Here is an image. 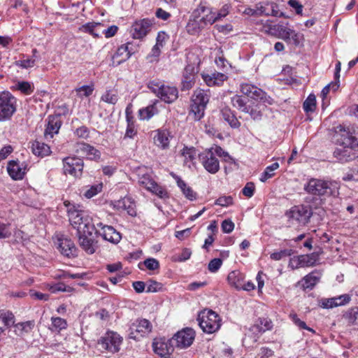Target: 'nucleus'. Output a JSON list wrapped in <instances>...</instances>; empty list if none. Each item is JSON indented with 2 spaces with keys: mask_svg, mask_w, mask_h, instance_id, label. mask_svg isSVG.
I'll list each match as a JSON object with an SVG mask.
<instances>
[{
  "mask_svg": "<svg viewBox=\"0 0 358 358\" xmlns=\"http://www.w3.org/2000/svg\"><path fill=\"white\" fill-rule=\"evenodd\" d=\"M64 205L67 208L71 224L77 230L79 245L87 254L94 253L97 248V241L92 235L94 230L92 217L79 209V206L71 203L69 201H64Z\"/></svg>",
  "mask_w": 358,
  "mask_h": 358,
  "instance_id": "1",
  "label": "nucleus"
},
{
  "mask_svg": "<svg viewBox=\"0 0 358 358\" xmlns=\"http://www.w3.org/2000/svg\"><path fill=\"white\" fill-rule=\"evenodd\" d=\"M341 133L342 148H338L334 152V156L341 163L350 162L358 157L355 148L358 146V131L351 130L340 125L337 127Z\"/></svg>",
  "mask_w": 358,
  "mask_h": 358,
  "instance_id": "2",
  "label": "nucleus"
},
{
  "mask_svg": "<svg viewBox=\"0 0 358 358\" xmlns=\"http://www.w3.org/2000/svg\"><path fill=\"white\" fill-rule=\"evenodd\" d=\"M262 31L285 41L292 40L295 44L299 43L300 34L289 28L287 24H275L270 20H266L262 23Z\"/></svg>",
  "mask_w": 358,
  "mask_h": 358,
  "instance_id": "3",
  "label": "nucleus"
},
{
  "mask_svg": "<svg viewBox=\"0 0 358 358\" xmlns=\"http://www.w3.org/2000/svg\"><path fill=\"white\" fill-rule=\"evenodd\" d=\"M231 103L241 112L248 113L255 120L262 118L264 106L256 100H250L248 98L240 95H235L231 98Z\"/></svg>",
  "mask_w": 358,
  "mask_h": 358,
  "instance_id": "4",
  "label": "nucleus"
},
{
  "mask_svg": "<svg viewBox=\"0 0 358 358\" xmlns=\"http://www.w3.org/2000/svg\"><path fill=\"white\" fill-rule=\"evenodd\" d=\"M148 87L152 92L166 103H171L178 98V90L174 86L152 80L148 83Z\"/></svg>",
  "mask_w": 358,
  "mask_h": 358,
  "instance_id": "5",
  "label": "nucleus"
},
{
  "mask_svg": "<svg viewBox=\"0 0 358 358\" xmlns=\"http://www.w3.org/2000/svg\"><path fill=\"white\" fill-rule=\"evenodd\" d=\"M104 215V213H100L99 215L92 217L94 229L96 230V233L105 241L117 244L120 241L122 236L112 226H109L100 220L101 217Z\"/></svg>",
  "mask_w": 358,
  "mask_h": 358,
  "instance_id": "6",
  "label": "nucleus"
},
{
  "mask_svg": "<svg viewBox=\"0 0 358 358\" xmlns=\"http://www.w3.org/2000/svg\"><path fill=\"white\" fill-rule=\"evenodd\" d=\"M197 320L201 329L207 334L217 331L221 327V319L212 310L204 309L198 315Z\"/></svg>",
  "mask_w": 358,
  "mask_h": 358,
  "instance_id": "7",
  "label": "nucleus"
},
{
  "mask_svg": "<svg viewBox=\"0 0 358 358\" xmlns=\"http://www.w3.org/2000/svg\"><path fill=\"white\" fill-rule=\"evenodd\" d=\"M209 98L208 91L199 88L194 91L192 96L191 114L195 120H199L203 117Z\"/></svg>",
  "mask_w": 358,
  "mask_h": 358,
  "instance_id": "8",
  "label": "nucleus"
},
{
  "mask_svg": "<svg viewBox=\"0 0 358 358\" xmlns=\"http://www.w3.org/2000/svg\"><path fill=\"white\" fill-rule=\"evenodd\" d=\"M313 215L312 209L308 206H295L285 213L289 223L292 225H306Z\"/></svg>",
  "mask_w": 358,
  "mask_h": 358,
  "instance_id": "9",
  "label": "nucleus"
},
{
  "mask_svg": "<svg viewBox=\"0 0 358 358\" xmlns=\"http://www.w3.org/2000/svg\"><path fill=\"white\" fill-rule=\"evenodd\" d=\"M15 110V98L8 92H0V122L9 120Z\"/></svg>",
  "mask_w": 358,
  "mask_h": 358,
  "instance_id": "10",
  "label": "nucleus"
},
{
  "mask_svg": "<svg viewBox=\"0 0 358 358\" xmlns=\"http://www.w3.org/2000/svg\"><path fill=\"white\" fill-rule=\"evenodd\" d=\"M103 24L99 22H88L83 24L80 27V30L83 32L89 33L94 37H99L101 34H104L107 38L114 36L118 31V27L112 25L107 29H102Z\"/></svg>",
  "mask_w": 358,
  "mask_h": 358,
  "instance_id": "11",
  "label": "nucleus"
},
{
  "mask_svg": "<svg viewBox=\"0 0 358 358\" xmlns=\"http://www.w3.org/2000/svg\"><path fill=\"white\" fill-rule=\"evenodd\" d=\"M122 341L123 338L120 334L108 331L99 340L98 345L109 352L115 353L120 350Z\"/></svg>",
  "mask_w": 358,
  "mask_h": 358,
  "instance_id": "12",
  "label": "nucleus"
},
{
  "mask_svg": "<svg viewBox=\"0 0 358 358\" xmlns=\"http://www.w3.org/2000/svg\"><path fill=\"white\" fill-rule=\"evenodd\" d=\"M83 159L78 157H68L63 159V170L66 176L73 178L82 176L83 170Z\"/></svg>",
  "mask_w": 358,
  "mask_h": 358,
  "instance_id": "13",
  "label": "nucleus"
},
{
  "mask_svg": "<svg viewBox=\"0 0 358 358\" xmlns=\"http://www.w3.org/2000/svg\"><path fill=\"white\" fill-rule=\"evenodd\" d=\"M151 323L145 319L138 320L134 322L130 328L129 336L134 340H139L152 331Z\"/></svg>",
  "mask_w": 358,
  "mask_h": 358,
  "instance_id": "14",
  "label": "nucleus"
},
{
  "mask_svg": "<svg viewBox=\"0 0 358 358\" xmlns=\"http://www.w3.org/2000/svg\"><path fill=\"white\" fill-rule=\"evenodd\" d=\"M136 51L137 48L132 43L128 42L120 45L112 56V66L120 65L127 61Z\"/></svg>",
  "mask_w": 358,
  "mask_h": 358,
  "instance_id": "15",
  "label": "nucleus"
},
{
  "mask_svg": "<svg viewBox=\"0 0 358 358\" xmlns=\"http://www.w3.org/2000/svg\"><path fill=\"white\" fill-rule=\"evenodd\" d=\"M195 338V331L191 328H185L176 333L171 340L180 349L189 347Z\"/></svg>",
  "mask_w": 358,
  "mask_h": 358,
  "instance_id": "16",
  "label": "nucleus"
},
{
  "mask_svg": "<svg viewBox=\"0 0 358 358\" xmlns=\"http://www.w3.org/2000/svg\"><path fill=\"white\" fill-rule=\"evenodd\" d=\"M193 15L199 17L204 27L208 24H213L215 22H217L215 17V12H213L211 8L203 3H201L194 10Z\"/></svg>",
  "mask_w": 358,
  "mask_h": 358,
  "instance_id": "17",
  "label": "nucleus"
},
{
  "mask_svg": "<svg viewBox=\"0 0 358 358\" xmlns=\"http://www.w3.org/2000/svg\"><path fill=\"white\" fill-rule=\"evenodd\" d=\"M331 183L329 180H309L305 189L315 195H328L331 193Z\"/></svg>",
  "mask_w": 358,
  "mask_h": 358,
  "instance_id": "18",
  "label": "nucleus"
},
{
  "mask_svg": "<svg viewBox=\"0 0 358 358\" xmlns=\"http://www.w3.org/2000/svg\"><path fill=\"white\" fill-rule=\"evenodd\" d=\"M110 206L118 211H126L129 215H136V203L130 196H124L117 201L111 202Z\"/></svg>",
  "mask_w": 358,
  "mask_h": 358,
  "instance_id": "19",
  "label": "nucleus"
},
{
  "mask_svg": "<svg viewBox=\"0 0 358 358\" xmlns=\"http://www.w3.org/2000/svg\"><path fill=\"white\" fill-rule=\"evenodd\" d=\"M152 22L149 19H142L136 21L131 26V34L134 38H144L151 29Z\"/></svg>",
  "mask_w": 358,
  "mask_h": 358,
  "instance_id": "20",
  "label": "nucleus"
},
{
  "mask_svg": "<svg viewBox=\"0 0 358 358\" xmlns=\"http://www.w3.org/2000/svg\"><path fill=\"white\" fill-rule=\"evenodd\" d=\"M199 157L205 169L209 173H215L219 170V162L210 150H204L199 154Z\"/></svg>",
  "mask_w": 358,
  "mask_h": 358,
  "instance_id": "21",
  "label": "nucleus"
},
{
  "mask_svg": "<svg viewBox=\"0 0 358 358\" xmlns=\"http://www.w3.org/2000/svg\"><path fill=\"white\" fill-rule=\"evenodd\" d=\"M171 341L165 338H156L152 343L154 352L162 357H167L173 352V345Z\"/></svg>",
  "mask_w": 358,
  "mask_h": 358,
  "instance_id": "22",
  "label": "nucleus"
},
{
  "mask_svg": "<svg viewBox=\"0 0 358 358\" xmlns=\"http://www.w3.org/2000/svg\"><path fill=\"white\" fill-rule=\"evenodd\" d=\"M75 152L80 157H87L91 160L96 159L100 157V152L83 142L77 143L75 145Z\"/></svg>",
  "mask_w": 358,
  "mask_h": 358,
  "instance_id": "23",
  "label": "nucleus"
},
{
  "mask_svg": "<svg viewBox=\"0 0 358 358\" xmlns=\"http://www.w3.org/2000/svg\"><path fill=\"white\" fill-rule=\"evenodd\" d=\"M201 77L205 83L209 87L221 86L228 78L226 74L217 71L203 73Z\"/></svg>",
  "mask_w": 358,
  "mask_h": 358,
  "instance_id": "24",
  "label": "nucleus"
},
{
  "mask_svg": "<svg viewBox=\"0 0 358 358\" xmlns=\"http://www.w3.org/2000/svg\"><path fill=\"white\" fill-rule=\"evenodd\" d=\"M27 170V165L19 161H10L7 165L8 173L12 179H22Z\"/></svg>",
  "mask_w": 358,
  "mask_h": 358,
  "instance_id": "25",
  "label": "nucleus"
},
{
  "mask_svg": "<svg viewBox=\"0 0 358 358\" xmlns=\"http://www.w3.org/2000/svg\"><path fill=\"white\" fill-rule=\"evenodd\" d=\"M62 122L59 115H50L47 119V125L44 131L46 139L52 138L53 136L59 132Z\"/></svg>",
  "mask_w": 358,
  "mask_h": 358,
  "instance_id": "26",
  "label": "nucleus"
},
{
  "mask_svg": "<svg viewBox=\"0 0 358 358\" xmlns=\"http://www.w3.org/2000/svg\"><path fill=\"white\" fill-rule=\"evenodd\" d=\"M172 138L171 132L166 129H159L155 131V135L153 137L155 144L164 150L169 147L170 140Z\"/></svg>",
  "mask_w": 358,
  "mask_h": 358,
  "instance_id": "27",
  "label": "nucleus"
},
{
  "mask_svg": "<svg viewBox=\"0 0 358 358\" xmlns=\"http://www.w3.org/2000/svg\"><path fill=\"white\" fill-rule=\"evenodd\" d=\"M256 6L259 15L277 16L278 15V6L273 1H263L257 3Z\"/></svg>",
  "mask_w": 358,
  "mask_h": 358,
  "instance_id": "28",
  "label": "nucleus"
},
{
  "mask_svg": "<svg viewBox=\"0 0 358 358\" xmlns=\"http://www.w3.org/2000/svg\"><path fill=\"white\" fill-rule=\"evenodd\" d=\"M159 101L157 99L152 101L149 106L142 108L138 110V117L141 120H149L154 115L159 113L158 106Z\"/></svg>",
  "mask_w": 358,
  "mask_h": 358,
  "instance_id": "29",
  "label": "nucleus"
},
{
  "mask_svg": "<svg viewBox=\"0 0 358 358\" xmlns=\"http://www.w3.org/2000/svg\"><path fill=\"white\" fill-rule=\"evenodd\" d=\"M59 241L58 248L62 255L68 257H72L76 255V248L71 240L61 238Z\"/></svg>",
  "mask_w": 358,
  "mask_h": 358,
  "instance_id": "30",
  "label": "nucleus"
},
{
  "mask_svg": "<svg viewBox=\"0 0 358 358\" xmlns=\"http://www.w3.org/2000/svg\"><path fill=\"white\" fill-rule=\"evenodd\" d=\"M141 185L160 198H164L167 196L166 190L159 186L155 180H141Z\"/></svg>",
  "mask_w": 358,
  "mask_h": 358,
  "instance_id": "31",
  "label": "nucleus"
},
{
  "mask_svg": "<svg viewBox=\"0 0 358 358\" xmlns=\"http://www.w3.org/2000/svg\"><path fill=\"white\" fill-rule=\"evenodd\" d=\"M180 154L181 157L183 158L184 164L189 168H191L192 165H194V161L196 159V156L199 155L196 149L193 147H184L180 151Z\"/></svg>",
  "mask_w": 358,
  "mask_h": 358,
  "instance_id": "32",
  "label": "nucleus"
},
{
  "mask_svg": "<svg viewBox=\"0 0 358 358\" xmlns=\"http://www.w3.org/2000/svg\"><path fill=\"white\" fill-rule=\"evenodd\" d=\"M241 91L243 94L252 99L251 100H256L257 96H259L263 94V91L261 89L248 83L242 84L241 85Z\"/></svg>",
  "mask_w": 358,
  "mask_h": 358,
  "instance_id": "33",
  "label": "nucleus"
},
{
  "mask_svg": "<svg viewBox=\"0 0 358 358\" xmlns=\"http://www.w3.org/2000/svg\"><path fill=\"white\" fill-rule=\"evenodd\" d=\"M194 83V69L187 66L185 69L183 78L182 80V90L190 89Z\"/></svg>",
  "mask_w": 358,
  "mask_h": 358,
  "instance_id": "34",
  "label": "nucleus"
},
{
  "mask_svg": "<svg viewBox=\"0 0 358 358\" xmlns=\"http://www.w3.org/2000/svg\"><path fill=\"white\" fill-rule=\"evenodd\" d=\"M221 115L224 121H226L231 127L237 129L241 126V122L238 121L230 108L227 107L222 108L221 110Z\"/></svg>",
  "mask_w": 358,
  "mask_h": 358,
  "instance_id": "35",
  "label": "nucleus"
},
{
  "mask_svg": "<svg viewBox=\"0 0 358 358\" xmlns=\"http://www.w3.org/2000/svg\"><path fill=\"white\" fill-rule=\"evenodd\" d=\"M32 152L38 157H43L50 154V148L45 143L40 141H34L31 145Z\"/></svg>",
  "mask_w": 358,
  "mask_h": 358,
  "instance_id": "36",
  "label": "nucleus"
},
{
  "mask_svg": "<svg viewBox=\"0 0 358 358\" xmlns=\"http://www.w3.org/2000/svg\"><path fill=\"white\" fill-rule=\"evenodd\" d=\"M34 327L33 321L19 322L13 325L14 332L18 336H23L31 332Z\"/></svg>",
  "mask_w": 358,
  "mask_h": 358,
  "instance_id": "37",
  "label": "nucleus"
},
{
  "mask_svg": "<svg viewBox=\"0 0 358 358\" xmlns=\"http://www.w3.org/2000/svg\"><path fill=\"white\" fill-rule=\"evenodd\" d=\"M204 26L200 21L199 17H196L193 15V19H190L187 24L186 29L189 34L194 35L199 33Z\"/></svg>",
  "mask_w": 358,
  "mask_h": 358,
  "instance_id": "38",
  "label": "nucleus"
},
{
  "mask_svg": "<svg viewBox=\"0 0 358 358\" xmlns=\"http://www.w3.org/2000/svg\"><path fill=\"white\" fill-rule=\"evenodd\" d=\"M227 280L231 286H234L237 289H241L242 287L243 275L238 271H233L229 273Z\"/></svg>",
  "mask_w": 358,
  "mask_h": 358,
  "instance_id": "39",
  "label": "nucleus"
},
{
  "mask_svg": "<svg viewBox=\"0 0 358 358\" xmlns=\"http://www.w3.org/2000/svg\"><path fill=\"white\" fill-rule=\"evenodd\" d=\"M320 278V275L315 272H312L309 273L308 275H306L302 280L303 287L304 289H311L319 282Z\"/></svg>",
  "mask_w": 358,
  "mask_h": 358,
  "instance_id": "40",
  "label": "nucleus"
},
{
  "mask_svg": "<svg viewBox=\"0 0 358 358\" xmlns=\"http://www.w3.org/2000/svg\"><path fill=\"white\" fill-rule=\"evenodd\" d=\"M177 184L187 199L191 201L196 199V193L184 180H177Z\"/></svg>",
  "mask_w": 358,
  "mask_h": 358,
  "instance_id": "41",
  "label": "nucleus"
},
{
  "mask_svg": "<svg viewBox=\"0 0 358 358\" xmlns=\"http://www.w3.org/2000/svg\"><path fill=\"white\" fill-rule=\"evenodd\" d=\"M67 327V322L66 320L59 317H51V327L50 329L52 331H60Z\"/></svg>",
  "mask_w": 358,
  "mask_h": 358,
  "instance_id": "42",
  "label": "nucleus"
},
{
  "mask_svg": "<svg viewBox=\"0 0 358 358\" xmlns=\"http://www.w3.org/2000/svg\"><path fill=\"white\" fill-rule=\"evenodd\" d=\"M76 94L79 98L88 97L90 96L93 91V85H83L81 87L75 89Z\"/></svg>",
  "mask_w": 358,
  "mask_h": 358,
  "instance_id": "43",
  "label": "nucleus"
},
{
  "mask_svg": "<svg viewBox=\"0 0 358 358\" xmlns=\"http://www.w3.org/2000/svg\"><path fill=\"white\" fill-rule=\"evenodd\" d=\"M102 182H99L87 188L84 193V196L87 199H91L93 196H96L98 193L101 192L102 191Z\"/></svg>",
  "mask_w": 358,
  "mask_h": 358,
  "instance_id": "44",
  "label": "nucleus"
},
{
  "mask_svg": "<svg viewBox=\"0 0 358 358\" xmlns=\"http://www.w3.org/2000/svg\"><path fill=\"white\" fill-rule=\"evenodd\" d=\"M101 100L110 104H115L118 101V95L111 90L106 91L101 97Z\"/></svg>",
  "mask_w": 358,
  "mask_h": 358,
  "instance_id": "45",
  "label": "nucleus"
},
{
  "mask_svg": "<svg viewBox=\"0 0 358 358\" xmlns=\"http://www.w3.org/2000/svg\"><path fill=\"white\" fill-rule=\"evenodd\" d=\"M294 254V251L291 249L282 250L280 251H275L270 255V258L274 261H279L283 257L291 256Z\"/></svg>",
  "mask_w": 358,
  "mask_h": 358,
  "instance_id": "46",
  "label": "nucleus"
},
{
  "mask_svg": "<svg viewBox=\"0 0 358 358\" xmlns=\"http://www.w3.org/2000/svg\"><path fill=\"white\" fill-rule=\"evenodd\" d=\"M207 150H210L213 155H217L221 158H222L224 161H229L231 160V157L229 155V153L226 151H224L221 147L215 145L211 147L210 149H208Z\"/></svg>",
  "mask_w": 358,
  "mask_h": 358,
  "instance_id": "47",
  "label": "nucleus"
},
{
  "mask_svg": "<svg viewBox=\"0 0 358 358\" xmlns=\"http://www.w3.org/2000/svg\"><path fill=\"white\" fill-rule=\"evenodd\" d=\"M301 259V262L303 267H308L314 266L316 261L317 257L313 254L311 255H299Z\"/></svg>",
  "mask_w": 358,
  "mask_h": 358,
  "instance_id": "48",
  "label": "nucleus"
},
{
  "mask_svg": "<svg viewBox=\"0 0 358 358\" xmlns=\"http://www.w3.org/2000/svg\"><path fill=\"white\" fill-rule=\"evenodd\" d=\"M303 109L306 112H313L316 107V97L314 94H310L303 103Z\"/></svg>",
  "mask_w": 358,
  "mask_h": 358,
  "instance_id": "49",
  "label": "nucleus"
},
{
  "mask_svg": "<svg viewBox=\"0 0 358 358\" xmlns=\"http://www.w3.org/2000/svg\"><path fill=\"white\" fill-rule=\"evenodd\" d=\"M15 88L24 94H31L34 92V86L26 81L19 82L16 84Z\"/></svg>",
  "mask_w": 358,
  "mask_h": 358,
  "instance_id": "50",
  "label": "nucleus"
},
{
  "mask_svg": "<svg viewBox=\"0 0 358 358\" xmlns=\"http://www.w3.org/2000/svg\"><path fill=\"white\" fill-rule=\"evenodd\" d=\"M163 289V285L155 280H150L146 282L147 292H157Z\"/></svg>",
  "mask_w": 358,
  "mask_h": 358,
  "instance_id": "51",
  "label": "nucleus"
},
{
  "mask_svg": "<svg viewBox=\"0 0 358 358\" xmlns=\"http://www.w3.org/2000/svg\"><path fill=\"white\" fill-rule=\"evenodd\" d=\"M279 168L278 162L273 163L271 165L268 166L262 173L263 179H268L272 178L275 175V171Z\"/></svg>",
  "mask_w": 358,
  "mask_h": 358,
  "instance_id": "52",
  "label": "nucleus"
},
{
  "mask_svg": "<svg viewBox=\"0 0 358 358\" xmlns=\"http://www.w3.org/2000/svg\"><path fill=\"white\" fill-rule=\"evenodd\" d=\"M11 234L12 229L10 224L0 222V239L8 238Z\"/></svg>",
  "mask_w": 358,
  "mask_h": 358,
  "instance_id": "53",
  "label": "nucleus"
},
{
  "mask_svg": "<svg viewBox=\"0 0 358 358\" xmlns=\"http://www.w3.org/2000/svg\"><path fill=\"white\" fill-rule=\"evenodd\" d=\"M0 318L1 319L3 323L6 327H10V325L14 324V315L12 313L10 312H1L0 313Z\"/></svg>",
  "mask_w": 358,
  "mask_h": 358,
  "instance_id": "54",
  "label": "nucleus"
},
{
  "mask_svg": "<svg viewBox=\"0 0 358 358\" xmlns=\"http://www.w3.org/2000/svg\"><path fill=\"white\" fill-rule=\"evenodd\" d=\"M48 289L52 293H55L57 292H70L73 291V288L69 286H66L64 284L62 283H58L55 284L54 285H50L48 287Z\"/></svg>",
  "mask_w": 358,
  "mask_h": 358,
  "instance_id": "55",
  "label": "nucleus"
},
{
  "mask_svg": "<svg viewBox=\"0 0 358 358\" xmlns=\"http://www.w3.org/2000/svg\"><path fill=\"white\" fill-rule=\"evenodd\" d=\"M289 317L292 322L300 329H306L312 333H315V331L312 328L308 327L303 321H301L299 318H298L295 313L290 314Z\"/></svg>",
  "mask_w": 358,
  "mask_h": 358,
  "instance_id": "56",
  "label": "nucleus"
},
{
  "mask_svg": "<svg viewBox=\"0 0 358 358\" xmlns=\"http://www.w3.org/2000/svg\"><path fill=\"white\" fill-rule=\"evenodd\" d=\"M339 81L332 82L330 84L325 86L322 92H321V96H322V99H325L329 94L330 90H332L334 92L336 91L339 87Z\"/></svg>",
  "mask_w": 358,
  "mask_h": 358,
  "instance_id": "57",
  "label": "nucleus"
},
{
  "mask_svg": "<svg viewBox=\"0 0 358 358\" xmlns=\"http://www.w3.org/2000/svg\"><path fill=\"white\" fill-rule=\"evenodd\" d=\"M258 327L261 331H266L272 329L273 323L268 318H260Z\"/></svg>",
  "mask_w": 358,
  "mask_h": 358,
  "instance_id": "58",
  "label": "nucleus"
},
{
  "mask_svg": "<svg viewBox=\"0 0 358 358\" xmlns=\"http://www.w3.org/2000/svg\"><path fill=\"white\" fill-rule=\"evenodd\" d=\"M145 266L150 271H155L159 268V262L154 258H149L144 261L143 262Z\"/></svg>",
  "mask_w": 358,
  "mask_h": 358,
  "instance_id": "59",
  "label": "nucleus"
},
{
  "mask_svg": "<svg viewBox=\"0 0 358 358\" xmlns=\"http://www.w3.org/2000/svg\"><path fill=\"white\" fill-rule=\"evenodd\" d=\"M229 5L224 4L217 12H215L217 21L222 20L224 17H225L229 14Z\"/></svg>",
  "mask_w": 358,
  "mask_h": 358,
  "instance_id": "60",
  "label": "nucleus"
},
{
  "mask_svg": "<svg viewBox=\"0 0 358 358\" xmlns=\"http://www.w3.org/2000/svg\"><path fill=\"white\" fill-rule=\"evenodd\" d=\"M256 101H258L259 103H262L264 108L266 107V104L272 105L273 103V99L269 96H267L264 91L262 95L257 96Z\"/></svg>",
  "mask_w": 358,
  "mask_h": 358,
  "instance_id": "61",
  "label": "nucleus"
},
{
  "mask_svg": "<svg viewBox=\"0 0 358 358\" xmlns=\"http://www.w3.org/2000/svg\"><path fill=\"white\" fill-rule=\"evenodd\" d=\"M16 64L22 68L28 69L33 67L35 64V59L27 58L22 60H19L16 62Z\"/></svg>",
  "mask_w": 358,
  "mask_h": 358,
  "instance_id": "62",
  "label": "nucleus"
},
{
  "mask_svg": "<svg viewBox=\"0 0 358 358\" xmlns=\"http://www.w3.org/2000/svg\"><path fill=\"white\" fill-rule=\"evenodd\" d=\"M222 264V261L220 259H213L208 264V269L210 271L215 273L220 268Z\"/></svg>",
  "mask_w": 358,
  "mask_h": 358,
  "instance_id": "63",
  "label": "nucleus"
},
{
  "mask_svg": "<svg viewBox=\"0 0 358 358\" xmlns=\"http://www.w3.org/2000/svg\"><path fill=\"white\" fill-rule=\"evenodd\" d=\"M255 189V184L252 182H249L245 185V186L243 189V194L245 196L250 198L252 196Z\"/></svg>",
  "mask_w": 358,
  "mask_h": 358,
  "instance_id": "64",
  "label": "nucleus"
}]
</instances>
